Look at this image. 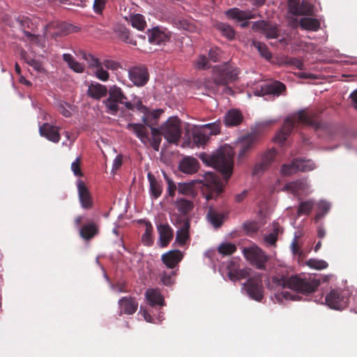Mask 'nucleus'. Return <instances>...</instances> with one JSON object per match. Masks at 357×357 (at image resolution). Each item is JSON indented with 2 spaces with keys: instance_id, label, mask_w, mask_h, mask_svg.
Instances as JSON below:
<instances>
[{
  "instance_id": "obj_1",
  "label": "nucleus",
  "mask_w": 357,
  "mask_h": 357,
  "mask_svg": "<svg viewBox=\"0 0 357 357\" xmlns=\"http://www.w3.org/2000/svg\"><path fill=\"white\" fill-rule=\"evenodd\" d=\"M199 158L207 165L219 171L223 176L225 183L228 181L234 167V151L230 146H222L212 155L202 153Z\"/></svg>"
},
{
  "instance_id": "obj_2",
  "label": "nucleus",
  "mask_w": 357,
  "mask_h": 357,
  "mask_svg": "<svg viewBox=\"0 0 357 357\" xmlns=\"http://www.w3.org/2000/svg\"><path fill=\"white\" fill-rule=\"evenodd\" d=\"M240 72L239 68L229 63L216 66L213 68L212 79H206L204 82V85L206 88L217 91L220 86H225L235 82L238 79Z\"/></svg>"
},
{
  "instance_id": "obj_3",
  "label": "nucleus",
  "mask_w": 357,
  "mask_h": 357,
  "mask_svg": "<svg viewBox=\"0 0 357 357\" xmlns=\"http://www.w3.org/2000/svg\"><path fill=\"white\" fill-rule=\"evenodd\" d=\"M308 125L316 128L319 127V122L316 114L300 111L294 118L285 119L281 130L277 133L275 139L280 143H284L291 133L296 121Z\"/></svg>"
},
{
  "instance_id": "obj_4",
  "label": "nucleus",
  "mask_w": 357,
  "mask_h": 357,
  "mask_svg": "<svg viewBox=\"0 0 357 357\" xmlns=\"http://www.w3.org/2000/svg\"><path fill=\"white\" fill-rule=\"evenodd\" d=\"M321 281L314 275H294L289 278L288 288L298 293L307 295L315 291Z\"/></svg>"
},
{
  "instance_id": "obj_5",
  "label": "nucleus",
  "mask_w": 357,
  "mask_h": 357,
  "mask_svg": "<svg viewBox=\"0 0 357 357\" xmlns=\"http://www.w3.org/2000/svg\"><path fill=\"white\" fill-rule=\"evenodd\" d=\"M107 93L109 96L103 101V103L109 114H116L119 109V104L124 105L129 110H134V105L127 101V97L119 86L116 85L110 86Z\"/></svg>"
},
{
  "instance_id": "obj_6",
  "label": "nucleus",
  "mask_w": 357,
  "mask_h": 357,
  "mask_svg": "<svg viewBox=\"0 0 357 357\" xmlns=\"http://www.w3.org/2000/svg\"><path fill=\"white\" fill-rule=\"evenodd\" d=\"M127 128L132 131L143 143L149 141L153 149L159 151L162 135L160 128H151V137H149L148 130L143 124L128 123Z\"/></svg>"
},
{
  "instance_id": "obj_7",
  "label": "nucleus",
  "mask_w": 357,
  "mask_h": 357,
  "mask_svg": "<svg viewBox=\"0 0 357 357\" xmlns=\"http://www.w3.org/2000/svg\"><path fill=\"white\" fill-rule=\"evenodd\" d=\"M205 183L202 185V192L206 200L216 199L223 191L224 183L220 176L213 172H206Z\"/></svg>"
},
{
  "instance_id": "obj_8",
  "label": "nucleus",
  "mask_w": 357,
  "mask_h": 357,
  "mask_svg": "<svg viewBox=\"0 0 357 357\" xmlns=\"http://www.w3.org/2000/svg\"><path fill=\"white\" fill-rule=\"evenodd\" d=\"M162 136L169 144H177L181 137V121L177 116L169 117L160 127Z\"/></svg>"
},
{
  "instance_id": "obj_9",
  "label": "nucleus",
  "mask_w": 357,
  "mask_h": 357,
  "mask_svg": "<svg viewBox=\"0 0 357 357\" xmlns=\"http://www.w3.org/2000/svg\"><path fill=\"white\" fill-rule=\"evenodd\" d=\"M288 282L289 278H287L283 275H274L268 280L266 285L268 289L277 291L275 297L279 302H282L284 299L294 300L296 297L287 291L280 292V290L288 288Z\"/></svg>"
},
{
  "instance_id": "obj_10",
  "label": "nucleus",
  "mask_w": 357,
  "mask_h": 357,
  "mask_svg": "<svg viewBox=\"0 0 357 357\" xmlns=\"http://www.w3.org/2000/svg\"><path fill=\"white\" fill-rule=\"evenodd\" d=\"M350 294L348 290L336 289L326 296V303L331 308L337 310L344 309L349 303Z\"/></svg>"
},
{
  "instance_id": "obj_11",
  "label": "nucleus",
  "mask_w": 357,
  "mask_h": 357,
  "mask_svg": "<svg viewBox=\"0 0 357 357\" xmlns=\"http://www.w3.org/2000/svg\"><path fill=\"white\" fill-rule=\"evenodd\" d=\"M83 219V215H77L74 219V223L79 229V236L84 241H90L98 234L99 226L93 220H89L86 223L82 225Z\"/></svg>"
},
{
  "instance_id": "obj_12",
  "label": "nucleus",
  "mask_w": 357,
  "mask_h": 357,
  "mask_svg": "<svg viewBox=\"0 0 357 357\" xmlns=\"http://www.w3.org/2000/svg\"><path fill=\"white\" fill-rule=\"evenodd\" d=\"M245 257L260 270H266V263L268 260V257L266 253L258 247L246 248L243 249Z\"/></svg>"
},
{
  "instance_id": "obj_13",
  "label": "nucleus",
  "mask_w": 357,
  "mask_h": 357,
  "mask_svg": "<svg viewBox=\"0 0 357 357\" xmlns=\"http://www.w3.org/2000/svg\"><path fill=\"white\" fill-rule=\"evenodd\" d=\"M244 287L249 296L257 301H261L264 298V287L262 284L261 275L257 274L250 278Z\"/></svg>"
},
{
  "instance_id": "obj_14",
  "label": "nucleus",
  "mask_w": 357,
  "mask_h": 357,
  "mask_svg": "<svg viewBox=\"0 0 357 357\" xmlns=\"http://www.w3.org/2000/svg\"><path fill=\"white\" fill-rule=\"evenodd\" d=\"M128 77L135 86H144L149 80L148 68L144 65L132 66L128 69Z\"/></svg>"
},
{
  "instance_id": "obj_15",
  "label": "nucleus",
  "mask_w": 357,
  "mask_h": 357,
  "mask_svg": "<svg viewBox=\"0 0 357 357\" xmlns=\"http://www.w3.org/2000/svg\"><path fill=\"white\" fill-rule=\"evenodd\" d=\"M76 184L81 207L84 210L91 209L93 207L94 202L89 189L82 180H77Z\"/></svg>"
},
{
  "instance_id": "obj_16",
  "label": "nucleus",
  "mask_w": 357,
  "mask_h": 357,
  "mask_svg": "<svg viewBox=\"0 0 357 357\" xmlns=\"http://www.w3.org/2000/svg\"><path fill=\"white\" fill-rule=\"evenodd\" d=\"M148 40L153 45H161L168 42L170 39V32L166 29L155 26L146 31Z\"/></svg>"
},
{
  "instance_id": "obj_17",
  "label": "nucleus",
  "mask_w": 357,
  "mask_h": 357,
  "mask_svg": "<svg viewBox=\"0 0 357 357\" xmlns=\"http://www.w3.org/2000/svg\"><path fill=\"white\" fill-rule=\"evenodd\" d=\"M257 141V136L255 133H250L241 137L237 144L238 158H244L254 148Z\"/></svg>"
},
{
  "instance_id": "obj_18",
  "label": "nucleus",
  "mask_w": 357,
  "mask_h": 357,
  "mask_svg": "<svg viewBox=\"0 0 357 357\" xmlns=\"http://www.w3.org/2000/svg\"><path fill=\"white\" fill-rule=\"evenodd\" d=\"M284 188L287 191L291 192L294 196L298 197L299 199L300 197L310 193V185L307 181L304 179L288 183Z\"/></svg>"
},
{
  "instance_id": "obj_19",
  "label": "nucleus",
  "mask_w": 357,
  "mask_h": 357,
  "mask_svg": "<svg viewBox=\"0 0 357 357\" xmlns=\"http://www.w3.org/2000/svg\"><path fill=\"white\" fill-rule=\"evenodd\" d=\"M183 258V254L179 250H169L161 256V261L165 266L174 269L178 266V264Z\"/></svg>"
},
{
  "instance_id": "obj_20",
  "label": "nucleus",
  "mask_w": 357,
  "mask_h": 357,
  "mask_svg": "<svg viewBox=\"0 0 357 357\" xmlns=\"http://www.w3.org/2000/svg\"><path fill=\"white\" fill-rule=\"evenodd\" d=\"M39 132L42 137L54 143H58L61 138L59 128L48 123H45L40 126Z\"/></svg>"
},
{
  "instance_id": "obj_21",
  "label": "nucleus",
  "mask_w": 357,
  "mask_h": 357,
  "mask_svg": "<svg viewBox=\"0 0 357 357\" xmlns=\"http://www.w3.org/2000/svg\"><path fill=\"white\" fill-rule=\"evenodd\" d=\"M253 27L264 33L267 38H277L279 36L277 26L264 20L255 22Z\"/></svg>"
},
{
  "instance_id": "obj_22",
  "label": "nucleus",
  "mask_w": 357,
  "mask_h": 357,
  "mask_svg": "<svg viewBox=\"0 0 357 357\" xmlns=\"http://www.w3.org/2000/svg\"><path fill=\"white\" fill-rule=\"evenodd\" d=\"M119 305L121 313L133 314L138 308V303L136 298L131 296H124L119 299Z\"/></svg>"
},
{
  "instance_id": "obj_23",
  "label": "nucleus",
  "mask_w": 357,
  "mask_h": 357,
  "mask_svg": "<svg viewBox=\"0 0 357 357\" xmlns=\"http://www.w3.org/2000/svg\"><path fill=\"white\" fill-rule=\"evenodd\" d=\"M17 22L28 39L31 42H36L38 40V36L31 33V31H34L36 28L33 22L29 17L24 16L20 17Z\"/></svg>"
},
{
  "instance_id": "obj_24",
  "label": "nucleus",
  "mask_w": 357,
  "mask_h": 357,
  "mask_svg": "<svg viewBox=\"0 0 357 357\" xmlns=\"http://www.w3.org/2000/svg\"><path fill=\"white\" fill-rule=\"evenodd\" d=\"M227 215V211L218 212L212 206H210L208 209L206 217L213 227L219 228L222 225Z\"/></svg>"
},
{
  "instance_id": "obj_25",
  "label": "nucleus",
  "mask_w": 357,
  "mask_h": 357,
  "mask_svg": "<svg viewBox=\"0 0 357 357\" xmlns=\"http://www.w3.org/2000/svg\"><path fill=\"white\" fill-rule=\"evenodd\" d=\"M159 240L162 248L167 247L174 236V231L167 224L158 226Z\"/></svg>"
},
{
  "instance_id": "obj_26",
  "label": "nucleus",
  "mask_w": 357,
  "mask_h": 357,
  "mask_svg": "<svg viewBox=\"0 0 357 357\" xmlns=\"http://www.w3.org/2000/svg\"><path fill=\"white\" fill-rule=\"evenodd\" d=\"M199 169V162L197 159L191 157L184 158L179 164V169L181 172L192 174Z\"/></svg>"
},
{
  "instance_id": "obj_27",
  "label": "nucleus",
  "mask_w": 357,
  "mask_h": 357,
  "mask_svg": "<svg viewBox=\"0 0 357 357\" xmlns=\"http://www.w3.org/2000/svg\"><path fill=\"white\" fill-rule=\"evenodd\" d=\"M225 14L229 18L237 20L238 21H243L256 17V15L253 14L252 11L241 10L237 8H233L227 10L225 12Z\"/></svg>"
},
{
  "instance_id": "obj_28",
  "label": "nucleus",
  "mask_w": 357,
  "mask_h": 357,
  "mask_svg": "<svg viewBox=\"0 0 357 357\" xmlns=\"http://www.w3.org/2000/svg\"><path fill=\"white\" fill-rule=\"evenodd\" d=\"M276 156V152L274 150L268 151L262 156L261 162L257 164L253 170L254 174H257L259 172L266 170L273 162Z\"/></svg>"
},
{
  "instance_id": "obj_29",
  "label": "nucleus",
  "mask_w": 357,
  "mask_h": 357,
  "mask_svg": "<svg viewBox=\"0 0 357 357\" xmlns=\"http://www.w3.org/2000/svg\"><path fill=\"white\" fill-rule=\"evenodd\" d=\"M243 120L242 113L238 109H230L225 115L224 122L227 127L237 126Z\"/></svg>"
},
{
  "instance_id": "obj_30",
  "label": "nucleus",
  "mask_w": 357,
  "mask_h": 357,
  "mask_svg": "<svg viewBox=\"0 0 357 357\" xmlns=\"http://www.w3.org/2000/svg\"><path fill=\"white\" fill-rule=\"evenodd\" d=\"M145 297L149 304L154 307L155 305L163 306L165 299L158 289H149L145 293Z\"/></svg>"
},
{
  "instance_id": "obj_31",
  "label": "nucleus",
  "mask_w": 357,
  "mask_h": 357,
  "mask_svg": "<svg viewBox=\"0 0 357 357\" xmlns=\"http://www.w3.org/2000/svg\"><path fill=\"white\" fill-rule=\"evenodd\" d=\"M181 226L176 231V242L178 243L179 245L183 246L190 238V222L188 220L184 219L183 221H181Z\"/></svg>"
},
{
  "instance_id": "obj_32",
  "label": "nucleus",
  "mask_w": 357,
  "mask_h": 357,
  "mask_svg": "<svg viewBox=\"0 0 357 357\" xmlns=\"http://www.w3.org/2000/svg\"><path fill=\"white\" fill-rule=\"evenodd\" d=\"M163 112L162 109H156L153 111H150L149 109L144 114V115L142 118V121L144 123V126L151 128H155V126H157L158 123V119L160 116Z\"/></svg>"
},
{
  "instance_id": "obj_33",
  "label": "nucleus",
  "mask_w": 357,
  "mask_h": 357,
  "mask_svg": "<svg viewBox=\"0 0 357 357\" xmlns=\"http://www.w3.org/2000/svg\"><path fill=\"white\" fill-rule=\"evenodd\" d=\"M147 178L149 182L150 194L152 197L156 199L161 195L162 192V182L160 181H158L155 176L151 172L148 173Z\"/></svg>"
},
{
  "instance_id": "obj_34",
  "label": "nucleus",
  "mask_w": 357,
  "mask_h": 357,
  "mask_svg": "<svg viewBox=\"0 0 357 357\" xmlns=\"http://www.w3.org/2000/svg\"><path fill=\"white\" fill-rule=\"evenodd\" d=\"M289 11L294 15H306L312 13V8L307 5H300L298 0H289Z\"/></svg>"
},
{
  "instance_id": "obj_35",
  "label": "nucleus",
  "mask_w": 357,
  "mask_h": 357,
  "mask_svg": "<svg viewBox=\"0 0 357 357\" xmlns=\"http://www.w3.org/2000/svg\"><path fill=\"white\" fill-rule=\"evenodd\" d=\"M107 88L99 83H92L89 85L87 93L88 95L96 100L105 97L107 93Z\"/></svg>"
},
{
  "instance_id": "obj_36",
  "label": "nucleus",
  "mask_w": 357,
  "mask_h": 357,
  "mask_svg": "<svg viewBox=\"0 0 357 357\" xmlns=\"http://www.w3.org/2000/svg\"><path fill=\"white\" fill-rule=\"evenodd\" d=\"M199 183H202V182L198 181H192L189 183H178V192L179 194L183 195L189 196L192 198H195L197 195V192H195L194 188L195 184Z\"/></svg>"
},
{
  "instance_id": "obj_37",
  "label": "nucleus",
  "mask_w": 357,
  "mask_h": 357,
  "mask_svg": "<svg viewBox=\"0 0 357 357\" xmlns=\"http://www.w3.org/2000/svg\"><path fill=\"white\" fill-rule=\"evenodd\" d=\"M285 89V85L279 81L266 84L262 88L264 94H273L276 96H279Z\"/></svg>"
},
{
  "instance_id": "obj_38",
  "label": "nucleus",
  "mask_w": 357,
  "mask_h": 357,
  "mask_svg": "<svg viewBox=\"0 0 357 357\" xmlns=\"http://www.w3.org/2000/svg\"><path fill=\"white\" fill-rule=\"evenodd\" d=\"M174 205L178 211L183 215L188 214L194 208L193 202L184 198H178Z\"/></svg>"
},
{
  "instance_id": "obj_39",
  "label": "nucleus",
  "mask_w": 357,
  "mask_h": 357,
  "mask_svg": "<svg viewBox=\"0 0 357 357\" xmlns=\"http://www.w3.org/2000/svg\"><path fill=\"white\" fill-rule=\"evenodd\" d=\"M209 135L207 130L203 127L196 130L192 133V141L197 146L204 145L209 139Z\"/></svg>"
},
{
  "instance_id": "obj_40",
  "label": "nucleus",
  "mask_w": 357,
  "mask_h": 357,
  "mask_svg": "<svg viewBox=\"0 0 357 357\" xmlns=\"http://www.w3.org/2000/svg\"><path fill=\"white\" fill-rule=\"evenodd\" d=\"M115 31L121 40L133 45H137L136 40L132 38L130 31L126 27L119 26L115 29Z\"/></svg>"
},
{
  "instance_id": "obj_41",
  "label": "nucleus",
  "mask_w": 357,
  "mask_h": 357,
  "mask_svg": "<svg viewBox=\"0 0 357 357\" xmlns=\"http://www.w3.org/2000/svg\"><path fill=\"white\" fill-rule=\"evenodd\" d=\"M215 27L228 40H231L234 39L236 32L231 26L223 22H218L215 24Z\"/></svg>"
},
{
  "instance_id": "obj_42",
  "label": "nucleus",
  "mask_w": 357,
  "mask_h": 357,
  "mask_svg": "<svg viewBox=\"0 0 357 357\" xmlns=\"http://www.w3.org/2000/svg\"><path fill=\"white\" fill-rule=\"evenodd\" d=\"M63 59L68 66L76 73H82L84 70V65L77 61L70 54H63Z\"/></svg>"
},
{
  "instance_id": "obj_43",
  "label": "nucleus",
  "mask_w": 357,
  "mask_h": 357,
  "mask_svg": "<svg viewBox=\"0 0 357 357\" xmlns=\"http://www.w3.org/2000/svg\"><path fill=\"white\" fill-rule=\"evenodd\" d=\"M300 26L303 29L317 31L320 27V23L317 19L303 17L300 20Z\"/></svg>"
},
{
  "instance_id": "obj_44",
  "label": "nucleus",
  "mask_w": 357,
  "mask_h": 357,
  "mask_svg": "<svg viewBox=\"0 0 357 357\" xmlns=\"http://www.w3.org/2000/svg\"><path fill=\"white\" fill-rule=\"evenodd\" d=\"M250 269H233L229 270L227 275L231 281H237L245 278L250 275Z\"/></svg>"
},
{
  "instance_id": "obj_45",
  "label": "nucleus",
  "mask_w": 357,
  "mask_h": 357,
  "mask_svg": "<svg viewBox=\"0 0 357 357\" xmlns=\"http://www.w3.org/2000/svg\"><path fill=\"white\" fill-rule=\"evenodd\" d=\"M314 206V202L312 199H308L307 201L301 202L298 210L297 214L298 216L303 215H308L311 213L312 210Z\"/></svg>"
},
{
  "instance_id": "obj_46",
  "label": "nucleus",
  "mask_w": 357,
  "mask_h": 357,
  "mask_svg": "<svg viewBox=\"0 0 357 357\" xmlns=\"http://www.w3.org/2000/svg\"><path fill=\"white\" fill-rule=\"evenodd\" d=\"M298 172H308L313 170L315 167L314 162L311 160L304 158H296Z\"/></svg>"
},
{
  "instance_id": "obj_47",
  "label": "nucleus",
  "mask_w": 357,
  "mask_h": 357,
  "mask_svg": "<svg viewBox=\"0 0 357 357\" xmlns=\"http://www.w3.org/2000/svg\"><path fill=\"white\" fill-rule=\"evenodd\" d=\"M131 25L139 31H142L146 26L144 17L141 14H134L130 16Z\"/></svg>"
},
{
  "instance_id": "obj_48",
  "label": "nucleus",
  "mask_w": 357,
  "mask_h": 357,
  "mask_svg": "<svg viewBox=\"0 0 357 357\" xmlns=\"http://www.w3.org/2000/svg\"><path fill=\"white\" fill-rule=\"evenodd\" d=\"M176 275L174 271L167 272L163 271L158 274V278L160 282L165 286H171L174 283V279L173 278Z\"/></svg>"
},
{
  "instance_id": "obj_49",
  "label": "nucleus",
  "mask_w": 357,
  "mask_h": 357,
  "mask_svg": "<svg viewBox=\"0 0 357 357\" xmlns=\"http://www.w3.org/2000/svg\"><path fill=\"white\" fill-rule=\"evenodd\" d=\"M280 231V225L278 223L273 224V231L264 236V241L270 245H275L278 240V236Z\"/></svg>"
},
{
  "instance_id": "obj_50",
  "label": "nucleus",
  "mask_w": 357,
  "mask_h": 357,
  "mask_svg": "<svg viewBox=\"0 0 357 357\" xmlns=\"http://www.w3.org/2000/svg\"><path fill=\"white\" fill-rule=\"evenodd\" d=\"M280 172L282 176H289L298 172L296 158L290 164L282 165Z\"/></svg>"
},
{
  "instance_id": "obj_51",
  "label": "nucleus",
  "mask_w": 357,
  "mask_h": 357,
  "mask_svg": "<svg viewBox=\"0 0 357 357\" xmlns=\"http://www.w3.org/2000/svg\"><path fill=\"white\" fill-rule=\"evenodd\" d=\"M153 227L151 223L146 225V229L142 234V241L145 245L150 246L153 244V240L152 238Z\"/></svg>"
},
{
  "instance_id": "obj_52",
  "label": "nucleus",
  "mask_w": 357,
  "mask_h": 357,
  "mask_svg": "<svg viewBox=\"0 0 357 357\" xmlns=\"http://www.w3.org/2000/svg\"><path fill=\"white\" fill-rule=\"evenodd\" d=\"M252 44L254 47L257 49L263 57L266 58V59H271L272 54L265 43L259 41H253Z\"/></svg>"
},
{
  "instance_id": "obj_53",
  "label": "nucleus",
  "mask_w": 357,
  "mask_h": 357,
  "mask_svg": "<svg viewBox=\"0 0 357 357\" xmlns=\"http://www.w3.org/2000/svg\"><path fill=\"white\" fill-rule=\"evenodd\" d=\"M236 251V246L231 243H223L218 247V252L223 255H230Z\"/></svg>"
},
{
  "instance_id": "obj_54",
  "label": "nucleus",
  "mask_w": 357,
  "mask_h": 357,
  "mask_svg": "<svg viewBox=\"0 0 357 357\" xmlns=\"http://www.w3.org/2000/svg\"><path fill=\"white\" fill-rule=\"evenodd\" d=\"M306 264L317 270H322L328 267V263L322 259H310L306 261Z\"/></svg>"
},
{
  "instance_id": "obj_55",
  "label": "nucleus",
  "mask_w": 357,
  "mask_h": 357,
  "mask_svg": "<svg viewBox=\"0 0 357 357\" xmlns=\"http://www.w3.org/2000/svg\"><path fill=\"white\" fill-rule=\"evenodd\" d=\"M202 127L205 130H207L209 135H217L220 132L221 124L220 121H215L211 123H207Z\"/></svg>"
},
{
  "instance_id": "obj_56",
  "label": "nucleus",
  "mask_w": 357,
  "mask_h": 357,
  "mask_svg": "<svg viewBox=\"0 0 357 357\" xmlns=\"http://www.w3.org/2000/svg\"><path fill=\"white\" fill-rule=\"evenodd\" d=\"M24 60L27 64H29L30 66H31L36 71L40 73L44 70L43 64L40 61L36 60L34 59L29 58V57H24Z\"/></svg>"
},
{
  "instance_id": "obj_57",
  "label": "nucleus",
  "mask_w": 357,
  "mask_h": 357,
  "mask_svg": "<svg viewBox=\"0 0 357 357\" xmlns=\"http://www.w3.org/2000/svg\"><path fill=\"white\" fill-rule=\"evenodd\" d=\"M71 170L76 176H82L83 173L81 169V158H77L71 164Z\"/></svg>"
},
{
  "instance_id": "obj_58",
  "label": "nucleus",
  "mask_w": 357,
  "mask_h": 357,
  "mask_svg": "<svg viewBox=\"0 0 357 357\" xmlns=\"http://www.w3.org/2000/svg\"><path fill=\"white\" fill-rule=\"evenodd\" d=\"M102 65L103 67L111 70H117L121 67V65L119 62L111 59L103 60L102 61Z\"/></svg>"
},
{
  "instance_id": "obj_59",
  "label": "nucleus",
  "mask_w": 357,
  "mask_h": 357,
  "mask_svg": "<svg viewBox=\"0 0 357 357\" xmlns=\"http://www.w3.org/2000/svg\"><path fill=\"white\" fill-rule=\"evenodd\" d=\"M195 67L199 70H204L208 68L209 65L207 58L204 55L199 56L195 62Z\"/></svg>"
},
{
  "instance_id": "obj_60",
  "label": "nucleus",
  "mask_w": 357,
  "mask_h": 357,
  "mask_svg": "<svg viewBox=\"0 0 357 357\" xmlns=\"http://www.w3.org/2000/svg\"><path fill=\"white\" fill-rule=\"evenodd\" d=\"M107 3V0H94L93 4V11L96 14H102L103 10L105 8V5Z\"/></svg>"
},
{
  "instance_id": "obj_61",
  "label": "nucleus",
  "mask_w": 357,
  "mask_h": 357,
  "mask_svg": "<svg viewBox=\"0 0 357 357\" xmlns=\"http://www.w3.org/2000/svg\"><path fill=\"white\" fill-rule=\"evenodd\" d=\"M165 177L168 185L167 192L169 197H174L175 196L176 190H178V185H176L172 179L166 176L165 174Z\"/></svg>"
},
{
  "instance_id": "obj_62",
  "label": "nucleus",
  "mask_w": 357,
  "mask_h": 357,
  "mask_svg": "<svg viewBox=\"0 0 357 357\" xmlns=\"http://www.w3.org/2000/svg\"><path fill=\"white\" fill-rule=\"evenodd\" d=\"M96 76L101 81L105 82L109 79V73L103 69V66L101 65L96 68Z\"/></svg>"
},
{
  "instance_id": "obj_63",
  "label": "nucleus",
  "mask_w": 357,
  "mask_h": 357,
  "mask_svg": "<svg viewBox=\"0 0 357 357\" xmlns=\"http://www.w3.org/2000/svg\"><path fill=\"white\" fill-rule=\"evenodd\" d=\"M221 55V51L218 47H213L209 50L208 56L210 60L213 62H217L219 61Z\"/></svg>"
},
{
  "instance_id": "obj_64",
  "label": "nucleus",
  "mask_w": 357,
  "mask_h": 357,
  "mask_svg": "<svg viewBox=\"0 0 357 357\" xmlns=\"http://www.w3.org/2000/svg\"><path fill=\"white\" fill-rule=\"evenodd\" d=\"M123 164V155L119 154L113 161L112 172L119 169Z\"/></svg>"
}]
</instances>
